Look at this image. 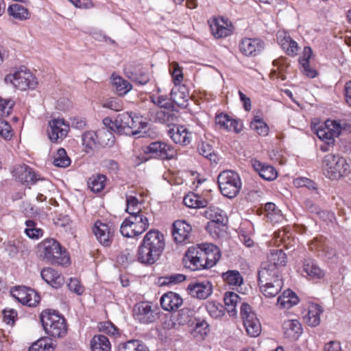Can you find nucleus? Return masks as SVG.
Segmentation results:
<instances>
[{
  "label": "nucleus",
  "mask_w": 351,
  "mask_h": 351,
  "mask_svg": "<svg viewBox=\"0 0 351 351\" xmlns=\"http://www.w3.org/2000/svg\"><path fill=\"white\" fill-rule=\"evenodd\" d=\"M164 247L163 234L158 230H149L138 247V260L143 264H154L158 259Z\"/></svg>",
  "instance_id": "nucleus-1"
},
{
  "label": "nucleus",
  "mask_w": 351,
  "mask_h": 351,
  "mask_svg": "<svg viewBox=\"0 0 351 351\" xmlns=\"http://www.w3.org/2000/svg\"><path fill=\"white\" fill-rule=\"evenodd\" d=\"M38 254L43 261L51 264L66 265L70 263L68 253L53 239L43 241L38 245Z\"/></svg>",
  "instance_id": "nucleus-2"
},
{
  "label": "nucleus",
  "mask_w": 351,
  "mask_h": 351,
  "mask_svg": "<svg viewBox=\"0 0 351 351\" xmlns=\"http://www.w3.org/2000/svg\"><path fill=\"white\" fill-rule=\"evenodd\" d=\"M350 167L347 160L339 154H328L322 160L324 173L332 180H337L348 175Z\"/></svg>",
  "instance_id": "nucleus-3"
},
{
  "label": "nucleus",
  "mask_w": 351,
  "mask_h": 351,
  "mask_svg": "<svg viewBox=\"0 0 351 351\" xmlns=\"http://www.w3.org/2000/svg\"><path fill=\"white\" fill-rule=\"evenodd\" d=\"M43 326L49 335L62 338L67 333L65 319L56 311H44L40 316Z\"/></svg>",
  "instance_id": "nucleus-4"
},
{
  "label": "nucleus",
  "mask_w": 351,
  "mask_h": 351,
  "mask_svg": "<svg viewBox=\"0 0 351 351\" xmlns=\"http://www.w3.org/2000/svg\"><path fill=\"white\" fill-rule=\"evenodd\" d=\"M148 214L130 215L124 219L120 227V232L125 237H134L141 234L149 227Z\"/></svg>",
  "instance_id": "nucleus-5"
},
{
  "label": "nucleus",
  "mask_w": 351,
  "mask_h": 351,
  "mask_svg": "<svg viewBox=\"0 0 351 351\" xmlns=\"http://www.w3.org/2000/svg\"><path fill=\"white\" fill-rule=\"evenodd\" d=\"M217 182L221 193L228 198L236 197L241 187L239 176L230 170L220 173L217 178Z\"/></svg>",
  "instance_id": "nucleus-6"
},
{
  "label": "nucleus",
  "mask_w": 351,
  "mask_h": 351,
  "mask_svg": "<svg viewBox=\"0 0 351 351\" xmlns=\"http://www.w3.org/2000/svg\"><path fill=\"white\" fill-rule=\"evenodd\" d=\"M4 81L6 84H11L21 90H26L28 88L34 89L37 85L35 76L24 66L5 75Z\"/></svg>",
  "instance_id": "nucleus-7"
},
{
  "label": "nucleus",
  "mask_w": 351,
  "mask_h": 351,
  "mask_svg": "<svg viewBox=\"0 0 351 351\" xmlns=\"http://www.w3.org/2000/svg\"><path fill=\"white\" fill-rule=\"evenodd\" d=\"M241 315L246 332L250 337H258L261 332V325L255 313L248 304L243 303L241 306Z\"/></svg>",
  "instance_id": "nucleus-8"
},
{
  "label": "nucleus",
  "mask_w": 351,
  "mask_h": 351,
  "mask_svg": "<svg viewBox=\"0 0 351 351\" xmlns=\"http://www.w3.org/2000/svg\"><path fill=\"white\" fill-rule=\"evenodd\" d=\"M114 123V132L119 134L136 135L140 133L138 124L141 123L134 120L129 112L118 114Z\"/></svg>",
  "instance_id": "nucleus-9"
},
{
  "label": "nucleus",
  "mask_w": 351,
  "mask_h": 351,
  "mask_svg": "<svg viewBox=\"0 0 351 351\" xmlns=\"http://www.w3.org/2000/svg\"><path fill=\"white\" fill-rule=\"evenodd\" d=\"M204 254L205 252L202 250L201 245L190 247L183 258L184 267L191 271L206 269Z\"/></svg>",
  "instance_id": "nucleus-10"
},
{
  "label": "nucleus",
  "mask_w": 351,
  "mask_h": 351,
  "mask_svg": "<svg viewBox=\"0 0 351 351\" xmlns=\"http://www.w3.org/2000/svg\"><path fill=\"white\" fill-rule=\"evenodd\" d=\"M144 152L154 158L172 159L177 154V150L171 145L161 141H155L147 145Z\"/></svg>",
  "instance_id": "nucleus-11"
},
{
  "label": "nucleus",
  "mask_w": 351,
  "mask_h": 351,
  "mask_svg": "<svg viewBox=\"0 0 351 351\" xmlns=\"http://www.w3.org/2000/svg\"><path fill=\"white\" fill-rule=\"evenodd\" d=\"M69 125L62 119H53L49 121L48 136L52 143H60L67 135Z\"/></svg>",
  "instance_id": "nucleus-12"
},
{
  "label": "nucleus",
  "mask_w": 351,
  "mask_h": 351,
  "mask_svg": "<svg viewBox=\"0 0 351 351\" xmlns=\"http://www.w3.org/2000/svg\"><path fill=\"white\" fill-rule=\"evenodd\" d=\"M97 240L104 246H110L114 236V228L112 225L97 221L93 227Z\"/></svg>",
  "instance_id": "nucleus-13"
},
{
  "label": "nucleus",
  "mask_w": 351,
  "mask_h": 351,
  "mask_svg": "<svg viewBox=\"0 0 351 351\" xmlns=\"http://www.w3.org/2000/svg\"><path fill=\"white\" fill-rule=\"evenodd\" d=\"M11 293L19 302L29 306H36L40 300L36 291L25 287H16Z\"/></svg>",
  "instance_id": "nucleus-14"
},
{
  "label": "nucleus",
  "mask_w": 351,
  "mask_h": 351,
  "mask_svg": "<svg viewBox=\"0 0 351 351\" xmlns=\"http://www.w3.org/2000/svg\"><path fill=\"white\" fill-rule=\"evenodd\" d=\"M133 316L135 320L144 324L152 323L156 317L149 303L142 302L134 305Z\"/></svg>",
  "instance_id": "nucleus-15"
},
{
  "label": "nucleus",
  "mask_w": 351,
  "mask_h": 351,
  "mask_svg": "<svg viewBox=\"0 0 351 351\" xmlns=\"http://www.w3.org/2000/svg\"><path fill=\"white\" fill-rule=\"evenodd\" d=\"M191 226L183 220L176 221L173 223L172 235L173 240L177 243H186L189 241Z\"/></svg>",
  "instance_id": "nucleus-16"
},
{
  "label": "nucleus",
  "mask_w": 351,
  "mask_h": 351,
  "mask_svg": "<svg viewBox=\"0 0 351 351\" xmlns=\"http://www.w3.org/2000/svg\"><path fill=\"white\" fill-rule=\"evenodd\" d=\"M277 280L283 281L281 270L271 265L262 263L258 271V283L270 282Z\"/></svg>",
  "instance_id": "nucleus-17"
},
{
  "label": "nucleus",
  "mask_w": 351,
  "mask_h": 351,
  "mask_svg": "<svg viewBox=\"0 0 351 351\" xmlns=\"http://www.w3.org/2000/svg\"><path fill=\"white\" fill-rule=\"evenodd\" d=\"M187 289L193 298L204 300L212 293L213 287L210 281L204 280L190 284Z\"/></svg>",
  "instance_id": "nucleus-18"
},
{
  "label": "nucleus",
  "mask_w": 351,
  "mask_h": 351,
  "mask_svg": "<svg viewBox=\"0 0 351 351\" xmlns=\"http://www.w3.org/2000/svg\"><path fill=\"white\" fill-rule=\"evenodd\" d=\"M150 113L156 121L167 125L173 124L178 120V111L175 110L173 106L168 109H153L150 110Z\"/></svg>",
  "instance_id": "nucleus-19"
},
{
  "label": "nucleus",
  "mask_w": 351,
  "mask_h": 351,
  "mask_svg": "<svg viewBox=\"0 0 351 351\" xmlns=\"http://www.w3.org/2000/svg\"><path fill=\"white\" fill-rule=\"evenodd\" d=\"M282 330L285 337L291 341L298 339L302 333V325L298 319L284 321Z\"/></svg>",
  "instance_id": "nucleus-20"
},
{
  "label": "nucleus",
  "mask_w": 351,
  "mask_h": 351,
  "mask_svg": "<svg viewBox=\"0 0 351 351\" xmlns=\"http://www.w3.org/2000/svg\"><path fill=\"white\" fill-rule=\"evenodd\" d=\"M215 123L219 129L226 131H234L239 133L242 129V125L238 120L232 119L227 114L224 113L216 115Z\"/></svg>",
  "instance_id": "nucleus-21"
},
{
  "label": "nucleus",
  "mask_w": 351,
  "mask_h": 351,
  "mask_svg": "<svg viewBox=\"0 0 351 351\" xmlns=\"http://www.w3.org/2000/svg\"><path fill=\"white\" fill-rule=\"evenodd\" d=\"M172 141L181 145H187L191 142V133L184 125H176L168 132Z\"/></svg>",
  "instance_id": "nucleus-22"
},
{
  "label": "nucleus",
  "mask_w": 351,
  "mask_h": 351,
  "mask_svg": "<svg viewBox=\"0 0 351 351\" xmlns=\"http://www.w3.org/2000/svg\"><path fill=\"white\" fill-rule=\"evenodd\" d=\"M263 49V43L259 39L244 38L239 44L241 52L246 56H256Z\"/></svg>",
  "instance_id": "nucleus-23"
},
{
  "label": "nucleus",
  "mask_w": 351,
  "mask_h": 351,
  "mask_svg": "<svg viewBox=\"0 0 351 351\" xmlns=\"http://www.w3.org/2000/svg\"><path fill=\"white\" fill-rule=\"evenodd\" d=\"M189 92L185 85L176 84L171 91V99L180 107H186L189 99Z\"/></svg>",
  "instance_id": "nucleus-24"
},
{
  "label": "nucleus",
  "mask_w": 351,
  "mask_h": 351,
  "mask_svg": "<svg viewBox=\"0 0 351 351\" xmlns=\"http://www.w3.org/2000/svg\"><path fill=\"white\" fill-rule=\"evenodd\" d=\"M40 274L42 278L53 288H60L64 283V277L53 268L43 269Z\"/></svg>",
  "instance_id": "nucleus-25"
},
{
  "label": "nucleus",
  "mask_w": 351,
  "mask_h": 351,
  "mask_svg": "<svg viewBox=\"0 0 351 351\" xmlns=\"http://www.w3.org/2000/svg\"><path fill=\"white\" fill-rule=\"evenodd\" d=\"M201 248L205 252L204 261H206V268L212 267L221 257L218 247L212 243H204L201 245Z\"/></svg>",
  "instance_id": "nucleus-26"
},
{
  "label": "nucleus",
  "mask_w": 351,
  "mask_h": 351,
  "mask_svg": "<svg viewBox=\"0 0 351 351\" xmlns=\"http://www.w3.org/2000/svg\"><path fill=\"white\" fill-rule=\"evenodd\" d=\"M252 165L259 176L266 180H274L277 178V171L271 165L262 163L257 160H252Z\"/></svg>",
  "instance_id": "nucleus-27"
},
{
  "label": "nucleus",
  "mask_w": 351,
  "mask_h": 351,
  "mask_svg": "<svg viewBox=\"0 0 351 351\" xmlns=\"http://www.w3.org/2000/svg\"><path fill=\"white\" fill-rule=\"evenodd\" d=\"M182 298L178 294L173 292H168L160 298L162 308L168 311L179 308L182 305Z\"/></svg>",
  "instance_id": "nucleus-28"
},
{
  "label": "nucleus",
  "mask_w": 351,
  "mask_h": 351,
  "mask_svg": "<svg viewBox=\"0 0 351 351\" xmlns=\"http://www.w3.org/2000/svg\"><path fill=\"white\" fill-rule=\"evenodd\" d=\"M223 210L219 208L211 209L206 211V215L210 218V221L208 223L207 230L212 232L213 230L219 228V226L225 225L227 219L223 215Z\"/></svg>",
  "instance_id": "nucleus-29"
},
{
  "label": "nucleus",
  "mask_w": 351,
  "mask_h": 351,
  "mask_svg": "<svg viewBox=\"0 0 351 351\" xmlns=\"http://www.w3.org/2000/svg\"><path fill=\"white\" fill-rule=\"evenodd\" d=\"M261 292L266 298H271L276 297L281 291L283 287V281L278 280L270 282L258 283Z\"/></svg>",
  "instance_id": "nucleus-30"
},
{
  "label": "nucleus",
  "mask_w": 351,
  "mask_h": 351,
  "mask_svg": "<svg viewBox=\"0 0 351 351\" xmlns=\"http://www.w3.org/2000/svg\"><path fill=\"white\" fill-rule=\"evenodd\" d=\"M303 271L306 273V276L313 280L321 279L325 275L324 271L311 258L304 259L303 262Z\"/></svg>",
  "instance_id": "nucleus-31"
},
{
  "label": "nucleus",
  "mask_w": 351,
  "mask_h": 351,
  "mask_svg": "<svg viewBox=\"0 0 351 351\" xmlns=\"http://www.w3.org/2000/svg\"><path fill=\"white\" fill-rule=\"evenodd\" d=\"M19 179L23 183L27 185L36 184L37 182L40 181V177L35 173V172L27 165H23L18 169Z\"/></svg>",
  "instance_id": "nucleus-32"
},
{
  "label": "nucleus",
  "mask_w": 351,
  "mask_h": 351,
  "mask_svg": "<svg viewBox=\"0 0 351 351\" xmlns=\"http://www.w3.org/2000/svg\"><path fill=\"white\" fill-rule=\"evenodd\" d=\"M298 301L299 299L296 294L288 289L278 298L277 305H279L282 308L289 309L297 304Z\"/></svg>",
  "instance_id": "nucleus-33"
},
{
  "label": "nucleus",
  "mask_w": 351,
  "mask_h": 351,
  "mask_svg": "<svg viewBox=\"0 0 351 351\" xmlns=\"http://www.w3.org/2000/svg\"><path fill=\"white\" fill-rule=\"evenodd\" d=\"M213 34L216 38L227 37L232 33V29L223 19H216L215 23L210 25Z\"/></svg>",
  "instance_id": "nucleus-34"
},
{
  "label": "nucleus",
  "mask_w": 351,
  "mask_h": 351,
  "mask_svg": "<svg viewBox=\"0 0 351 351\" xmlns=\"http://www.w3.org/2000/svg\"><path fill=\"white\" fill-rule=\"evenodd\" d=\"M178 326L192 325L195 320V311L190 308H183L174 314Z\"/></svg>",
  "instance_id": "nucleus-35"
},
{
  "label": "nucleus",
  "mask_w": 351,
  "mask_h": 351,
  "mask_svg": "<svg viewBox=\"0 0 351 351\" xmlns=\"http://www.w3.org/2000/svg\"><path fill=\"white\" fill-rule=\"evenodd\" d=\"M286 262V255L282 250H273L268 256L267 261L263 263L271 265L281 270Z\"/></svg>",
  "instance_id": "nucleus-36"
},
{
  "label": "nucleus",
  "mask_w": 351,
  "mask_h": 351,
  "mask_svg": "<svg viewBox=\"0 0 351 351\" xmlns=\"http://www.w3.org/2000/svg\"><path fill=\"white\" fill-rule=\"evenodd\" d=\"M323 310L317 304H311L308 306V313L304 316L306 323L311 326H317L320 323V314Z\"/></svg>",
  "instance_id": "nucleus-37"
},
{
  "label": "nucleus",
  "mask_w": 351,
  "mask_h": 351,
  "mask_svg": "<svg viewBox=\"0 0 351 351\" xmlns=\"http://www.w3.org/2000/svg\"><path fill=\"white\" fill-rule=\"evenodd\" d=\"M98 144L102 147H111L114 145L115 138L113 131L108 128H101L97 131Z\"/></svg>",
  "instance_id": "nucleus-38"
},
{
  "label": "nucleus",
  "mask_w": 351,
  "mask_h": 351,
  "mask_svg": "<svg viewBox=\"0 0 351 351\" xmlns=\"http://www.w3.org/2000/svg\"><path fill=\"white\" fill-rule=\"evenodd\" d=\"M327 128L332 136L338 137L343 130H346L350 127L345 121L327 120L324 125Z\"/></svg>",
  "instance_id": "nucleus-39"
},
{
  "label": "nucleus",
  "mask_w": 351,
  "mask_h": 351,
  "mask_svg": "<svg viewBox=\"0 0 351 351\" xmlns=\"http://www.w3.org/2000/svg\"><path fill=\"white\" fill-rule=\"evenodd\" d=\"M90 347L92 351H110L111 345L107 337L98 335L93 337L90 341Z\"/></svg>",
  "instance_id": "nucleus-40"
},
{
  "label": "nucleus",
  "mask_w": 351,
  "mask_h": 351,
  "mask_svg": "<svg viewBox=\"0 0 351 351\" xmlns=\"http://www.w3.org/2000/svg\"><path fill=\"white\" fill-rule=\"evenodd\" d=\"M223 300L226 309L230 315H235L237 314L236 306L241 302L239 295L234 292H227L224 295Z\"/></svg>",
  "instance_id": "nucleus-41"
},
{
  "label": "nucleus",
  "mask_w": 351,
  "mask_h": 351,
  "mask_svg": "<svg viewBox=\"0 0 351 351\" xmlns=\"http://www.w3.org/2000/svg\"><path fill=\"white\" fill-rule=\"evenodd\" d=\"M8 12L13 18L20 21H25L30 17L28 9L18 3L10 5L8 8Z\"/></svg>",
  "instance_id": "nucleus-42"
},
{
  "label": "nucleus",
  "mask_w": 351,
  "mask_h": 351,
  "mask_svg": "<svg viewBox=\"0 0 351 351\" xmlns=\"http://www.w3.org/2000/svg\"><path fill=\"white\" fill-rule=\"evenodd\" d=\"M112 83L114 90L119 95H124L132 89L131 84L120 76L112 75Z\"/></svg>",
  "instance_id": "nucleus-43"
},
{
  "label": "nucleus",
  "mask_w": 351,
  "mask_h": 351,
  "mask_svg": "<svg viewBox=\"0 0 351 351\" xmlns=\"http://www.w3.org/2000/svg\"><path fill=\"white\" fill-rule=\"evenodd\" d=\"M106 176L103 174L93 175L88 181L90 189L93 192H100L105 186Z\"/></svg>",
  "instance_id": "nucleus-44"
},
{
  "label": "nucleus",
  "mask_w": 351,
  "mask_h": 351,
  "mask_svg": "<svg viewBox=\"0 0 351 351\" xmlns=\"http://www.w3.org/2000/svg\"><path fill=\"white\" fill-rule=\"evenodd\" d=\"M183 202L187 207L193 208H204L208 205L206 200L202 199L194 193L186 195L184 197Z\"/></svg>",
  "instance_id": "nucleus-45"
},
{
  "label": "nucleus",
  "mask_w": 351,
  "mask_h": 351,
  "mask_svg": "<svg viewBox=\"0 0 351 351\" xmlns=\"http://www.w3.org/2000/svg\"><path fill=\"white\" fill-rule=\"evenodd\" d=\"M117 351H149L147 346L138 340H130L119 346Z\"/></svg>",
  "instance_id": "nucleus-46"
},
{
  "label": "nucleus",
  "mask_w": 351,
  "mask_h": 351,
  "mask_svg": "<svg viewBox=\"0 0 351 351\" xmlns=\"http://www.w3.org/2000/svg\"><path fill=\"white\" fill-rule=\"evenodd\" d=\"M222 278L230 286H240L243 283V277L237 270H229L223 273Z\"/></svg>",
  "instance_id": "nucleus-47"
},
{
  "label": "nucleus",
  "mask_w": 351,
  "mask_h": 351,
  "mask_svg": "<svg viewBox=\"0 0 351 351\" xmlns=\"http://www.w3.org/2000/svg\"><path fill=\"white\" fill-rule=\"evenodd\" d=\"M54 346L52 341L49 338H41L34 342L28 351H53Z\"/></svg>",
  "instance_id": "nucleus-48"
},
{
  "label": "nucleus",
  "mask_w": 351,
  "mask_h": 351,
  "mask_svg": "<svg viewBox=\"0 0 351 351\" xmlns=\"http://www.w3.org/2000/svg\"><path fill=\"white\" fill-rule=\"evenodd\" d=\"M98 143L97 132L87 131L82 135V144L86 148V152L93 150L96 144Z\"/></svg>",
  "instance_id": "nucleus-49"
},
{
  "label": "nucleus",
  "mask_w": 351,
  "mask_h": 351,
  "mask_svg": "<svg viewBox=\"0 0 351 351\" xmlns=\"http://www.w3.org/2000/svg\"><path fill=\"white\" fill-rule=\"evenodd\" d=\"M206 308L209 315L215 319L221 318L225 314L223 306L214 301L208 302Z\"/></svg>",
  "instance_id": "nucleus-50"
},
{
  "label": "nucleus",
  "mask_w": 351,
  "mask_h": 351,
  "mask_svg": "<svg viewBox=\"0 0 351 351\" xmlns=\"http://www.w3.org/2000/svg\"><path fill=\"white\" fill-rule=\"evenodd\" d=\"M126 211L130 215H137L138 214H147L143 211L140 208V203L138 199L132 195L127 197V208Z\"/></svg>",
  "instance_id": "nucleus-51"
},
{
  "label": "nucleus",
  "mask_w": 351,
  "mask_h": 351,
  "mask_svg": "<svg viewBox=\"0 0 351 351\" xmlns=\"http://www.w3.org/2000/svg\"><path fill=\"white\" fill-rule=\"evenodd\" d=\"M71 164V159L67 156L64 149L60 148L58 149L56 155L54 156L53 165L58 167H67Z\"/></svg>",
  "instance_id": "nucleus-52"
},
{
  "label": "nucleus",
  "mask_w": 351,
  "mask_h": 351,
  "mask_svg": "<svg viewBox=\"0 0 351 351\" xmlns=\"http://www.w3.org/2000/svg\"><path fill=\"white\" fill-rule=\"evenodd\" d=\"M197 149L199 154H201L202 156L208 159L211 162H216L217 156L215 154L214 149L208 143L202 142L200 144H199Z\"/></svg>",
  "instance_id": "nucleus-53"
},
{
  "label": "nucleus",
  "mask_w": 351,
  "mask_h": 351,
  "mask_svg": "<svg viewBox=\"0 0 351 351\" xmlns=\"http://www.w3.org/2000/svg\"><path fill=\"white\" fill-rule=\"evenodd\" d=\"M5 250L10 256L14 257L18 254L19 251L21 252H28L29 247L25 244L23 245V243L19 241H17L16 243H12L10 242L7 243L5 247Z\"/></svg>",
  "instance_id": "nucleus-54"
},
{
  "label": "nucleus",
  "mask_w": 351,
  "mask_h": 351,
  "mask_svg": "<svg viewBox=\"0 0 351 351\" xmlns=\"http://www.w3.org/2000/svg\"><path fill=\"white\" fill-rule=\"evenodd\" d=\"M38 187V195L36 199L38 202H44L47 199V197L44 193L50 191V189L52 187V184L49 180L43 179L39 183Z\"/></svg>",
  "instance_id": "nucleus-55"
},
{
  "label": "nucleus",
  "mask_w": 351,
  "mask_h": 351,
  "mask_svg": "<svg viewBox=\"0 0 351 351\" xmlns=\"http://www.w3.org/2000/svg\"><path fill=\"white\" fill-rule=\"evenodd\" d=\"M274 65L278 66V71H274L271 72V74L274 76H276L277 77L281 78L282 80H285L286 79L285 75L283 74L285 69L288 67L289 63L287 62V59L285 58H280L274 61Z\"/></svg>",
  "instance_id": "nucleus-56"
},
{
  "label": "nucleus",
  "mask_w": 351,
  "mask_h": 351,
  "mask_svg": "<svg viewBox=\"0 0 351 351\" xmlns=\"http://www.w3.org/2000/svg\"><path fill=\"white\" fill-rule=\"evenodd\" d=\"M195 327L193 332V336L197 337L199 335L201 338H204L209 332V325L204 320H197Z\"/></svg>",
  "instance_id": "nucleus-57"
},
{
  "label": "nucleus",
  "mask_w": 351,
  "mask_h": 351,
  "mask_svg": "<svg viewBox=\"0 0 351 351\" xmlns=\"http://www.w3.org/2000/svg\"><path fill=\"white\" fill-rule=\"evenodd\" d=\"M250 128L259 135L266 136L269 132L267 125L261 119H254L251 122Z\"/></svg>",
  "instance_id": "nucleus-58"
},
{
  "label": "nucleus",
  "mask_w": 351,
  "mask_h": 351,
  "mask_svg": "<svg viewBox=\"0 0 351 351\" xmlns=\"http://www.w3.org/2000/svg\"><path fill=\"white\" fill-rule=\"evenodd\" d=\"M151 101L157 106L159 108L158 109H163V108H169L170 107H172L173 104L171 101H169L167 99V97L164 95L160 96H156V95H152L150 97Z\"/></svg>",
  "instance_id": "nucleus-59"
},
{
  "label": "nucleus",
  "mask_w": 351,
  "mask_h": 351,
  "mask_svg": "<svg viewBox=\"0 0 351 351\" xmlns=\"http://www.w3.org/2000/svg\"><path fill=\"white\" fill-rule=\"evenodd\" d=\"M162 327L164 330L176 329L179 326L174 314L167 315L162 319Z\"/></svg>",
  "instance_id": "nucleus-60"
},
{
  "label": "nucleus",
  "mask_w": 351,
  "mask_h": 351,
  "mask_svg": "<svg viewBox=\"0 0 351 351\" xmlns=\"http://www.w3.org/2000/svg\"><path fill=\"white\" fill-rule=\"evenodd\" d=\"M317 135L319 138L322 141H324L328 145H332L335 142V137L330 132L327 128L324 126L320 127L317 130Z\"/></svg>",
  "instance_id": "nucleus-61"
},
{
  "label": "nucleus",
  "mask_w": 351,
  "mask_h": 351,
  "mask_svg": "<svg viewBox=\"0 0 351 351\" xmlns=\"http://www.w3.org/2000/svg\"><path fill=\"white\" fill-rule=\"evenodd\" d=\"M14 106V101L10 99L0 97V114L9 115Z\"/></svg>",
  "instance_id": "nucleus-62"
},
{
  "label": "nucleus",
  "mask_w": 351,
  "mask_h": 351,
  "mask_svg": "<svg viewBox=\"0 0 351 351\" xmlns=\"http://www.w3.org/2000/svg\"><path fill=\"white\" fill-rule=\"evenodd\" d=\"M0 136L5 140H10L12 136V130L10 125L2 119H0Z\"/></svg>",
  "instance_id": "nucleus-63"
},
{
  "label": "nucleus",
  "mask_w": 351,
  "mask_h": 351,
  "mask_svg": "<svg viewBox=\"0 0 351 351\" xmlns=\"http://www.w3.org/2000/svg\"><path fill=\"white\" fill-rule=\"evenodd\" d=\"M103 106L114 111H120L123 109V104L118 98H110L104 103Z\"/></svg>",
  "instance_id": "nucleus-64"
}]
</instances>
